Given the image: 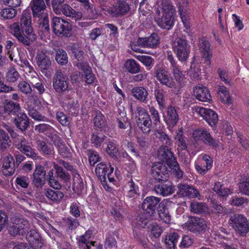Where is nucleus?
<instances>
[{"mask_svg":"<svg viewBox=\"0 0 249 249\" xmlns=\"http://www.w3.org/2000/svg\"><path fill=\"white\" fill-rule=\"evenodd\" d=\"M31 18V13L24 11L20 18V24L18 22H15L10 26L12 34L25 46H30L37 38L32 27Z\"/></svg>","mask_w":249,"mask_h":249,"instance_id":"nucleus-1","label":"nucleus"},{"mask_svg":"<svg viewBox=\"0 0 249 249\" xmlns=\"http://www.w3.org/2000/svg\"><path fill=\"white\" fill-rule=\"evenodd\" d=\"M157 157L162 163H166L177 178H180L182 177L183 172L180 170L179 164L169 147L161 146L158 150Z\"/></svg>","mask_w":249,"mask_h":249,"instance_id":"nucleus-2","label":"nucleus"},{"mask_svg":"<svg viewBox=\"0 0 249 249\" xmlns=\"http://www.w3.org/2000/svg\"><path fill=\"white\" fill-rule=\"evenodd\" d=\"M53 85L56 92L64 93L66 99L71 100L72 98L74 92L69 86L68 76L61 71H57L54 74Z\"/></svg>","mask_w":249,"mask_h":249,"instance_id":"nucleus-3","label":"nucleus"},{"mask_svg":"<svg viewBox=\"0 0 249 249\" xmlns=\"http://www.w3.org/2000/svg\"><path fill=\"white\" fill-rule=\"evenodd\" d=\"M135 113L137 126L144 134H149L151 131L152 123L147 111L142 107L137 106Z\"/></svg>","mask_w":249,"mask_h":249,"instance_id":"nucleus-4","label":"nucleus"},{"mask_svg":"<svg viewBox=\"0 0 249 249\" xmlns=\"http://www.w3.org/2000/svg\"><path fill=\"white\" fill-rule=\"evenodd\" d=\"M193 137L195 141H200L205 145L214 149L221 146V143L219 140L213 138L206 129L199 128L195 129L193 132Z\"/></svg>","mask_w":249,"mask_h":249,"instance_id":"nucleus-5","label":"nucleus"},{"mask_svg":"<svg viewBox=\"0 0 249 249\" xmlns=\"http://www.w3.org/2000/svg\"><path fill=\"white\" fill-rule=\"evenodd\" d=\"M52 26L53 33L58 36L69 37L72 35L71 23L60 17L53 18Z\"/></svg>","mask_w":249,"mask_h":249,"instance_id":"nucleus-6","label":"nucleus"},{"mask_svg":"<svg viewBox=\"0 0 249 249\" xmlns=\"http://www.w3.org/2000/svg\"><path fill=\"white\" fill-rule=\"evenodd\" d=\"M230 222L233 228L242 236L245 235L249 231L247 219L242 214L236 213L231 215Z\"/></svg>","mask_w":249,"mask_h":249,"instance_id":"nucleus-7","label":"nucleus"},{"mask_svg":"<svg viewBox=\"0 0 249 249\" xmlns=\"http://www.w3.org/2000/svg\"><path fill=\"white\" fill-rule=\"evenodd\" d=\"M13 225L10 228L9 232L13 236L24 235L30 229L29 222L21 217H16L12 220Z\"/></svg>","mask_w":249,"mask_h":249,"instance_id":"nucleus-8","label":"nucleus"},{"mask_svg":"<svg viewBox=\"0 0 249 249\" xmlns=\"http://www.w3.org/2000/svg\"><path fill=\"white\" fill-rule=\"evenodd\" d=\"M152 177L159 181L168 180L169 177V171L165 164L161 162H156L153 163L151 167Z\"/></svg>","mask_w":249,"mask_h":249,"instance_id":"nucleus-9","label":"nucleus"},{"mask_svg":"<svg viewBox=\"0 0 249 249\" xmlns=\"http://www.w3.org/2000/svg\"><path fill=\"white\" fill-rule=\"evenodd\" d=\"M185 224L187 229L193 233L204 232L207 229L206 221L199 217H189Z\"/></svg>","mask_w":249,"mask_h":249,"instance_id":"nucleus-10","label":"nucleus"},{"mask_svg":"<svg viewBox=\"0 0 249 249\" xmlns=\"http://www.w3.org/2000/svg\"><path fill=\"white\" fill-rule=\"evenodd\" d=\"M160 199L154 196L146 197L142 203L143 211L148 213V215H154L159 207L162 204L160 203Z\"/></svg>","mask_w":249,"mask_h":249,"instance_id":"nucleus-11","label":"nucleus"},{"mask_svg":"<svg viewBox=\"0 0 249 249\" xmlns=\"http://www.w3.org/2000/svg\"><path fill=\"white\" fill-rule=\"evenodd\" d=\"M177 188V195L179 197L200 199V194L199 191L191 185L180 183L178 185Z\"/></svg>","mask_w":249,"mask_h":249,"instance_id":"nucleus-12","label":"nucleus"},{"mask_svg":"<svg viewBox=\"0 0 249 249\" xmlns=\"http://www.w3.org/2000/svg\"><path fill=\"white\" fill-rule=\"evenodd\" d=\"M160 37L156 33H153L150 36L145 38L139 37L137 41V44L132 45V49L138 51L137 46L143 48H154L160 43Z\"/></svg>","mask_w":249,"mask_h":249,"instance_id":"nucleus-13","label":"nucleus"},{"mask_svg":"<svg viewBox=\"0 0 249 249\" xmlns=\"http://www.w3.org/2000/svg\"><path fill=\"white\" fill-rule=\"evenodd\" d=\"M46 171L41 165H37L32 177V184L38 189L41 188L45 184Z\"/></svg>","mask_w":249,"mask_h":249,"instance_id":"nucleus-14","label":"nucleus"},{"mask_svg":"<svg viewBox=\"0 0 249 249\" xmlns=\"http://www.w3.org/2000/svg\"><path fill=\"white\" fill-rule=\"evenodd\" d=\"M156 77L162 85L170 88H174L177 91H178L179 88L175 86V83L173 81L170 74L160 66L157 67Z\"/></svg>","mask_w":249,"mask_h":249,"instance_id":"nucleus-15","label":"nucleus"},{"mask_svg":"<svg viewBox=\"0 0 249 249\" xmlns=\"http://www.w3.org/2000/svg\"><path fill=\"white\" fill-rule=\"evenodd\" d=\"M196 111L211 126H214L217 123L218 115L213 110L203 107H198Z\"/></svg>","mask_w":249,"mask_h":249,"instance_id":"nucleus-16","label":"nucleus"},{"mask_svg":"<svg viewBox=\"0 0 249 249\" xmlns=\"http://www.w3.org/2000/svg\"><path fill=\"white\" fill-rule=\"evenodd\" d=\"M16 147L22 153L29 158L36 157V150L32 147L31 143L25 138H21L15 144Z\"/></svg>","mask_w":249,"mask_h":249,"instance_id":"nucleus-17","label":"nucleus"},{"mask_svg":"<svg viewBox=\"0 0 249 249\" xmlns=\"http://www.w3.org/2000/svg\"><path fill=\"white\" fill-rule=\"evenodd\" d=\"M34 22L36 24L38 30L43 34H48L50 31L49 16L45 13L39 16H33Z\"/></svg>","mask_w":249,"mask_h":249,"instance_id":"nucleus-18","label":"nucleus"},{"mask_svg":"<svg viewBox=\"0 0 249 249\" xmlns=\"http://www.w3.org/2000/svg\"><path fill=\"white\" fill-rule=\"evenodd\" d=\"M161 181L155 185L154 189L155 193L163 196L173 194L174 192V187L172 183L167 180Z\"/></svg>","mask_w":249,"mask_h":249,"instance_id":"nucleus-19","label":"nucleus"},{"mask_svg":"<svg viewBox=\"0 0 249 249\" xmlns=\"http://www.w3.org/2000/svg\"><path fill=\"white\" fill-rule=\"evenodd\" d=\"M156 14L157 15L155 17V21L158 25L163 29H170L174 24V17L164 15L160 17V12L158 10H157Z\"/></svg>","mask_w":249,"mask_h":249,"instance_id":"nucleus-20","label":"nucleus"},{"mask_svg":"<svg viewBox=\"0 0 249 249\" xmlns=\"http://www.w3.org/2000/svg\"><path fill=\"white\" fill-rule=\"evenodd\" d=\"M13 123L18 129L23 132L29 126V119L25 113L21 112L15 117Z\"/></svg>","mask_w":249,"mask_h":249,"instance_id":"nucleus-21","label":"nucleus"},{"mask_svg":"<svg viewBox=\"0 0 249 249\" xmlns=\"http://www.w3.org/2000/svg\"><path fill=\"white\" fill-rule=\"evenodd\" d=\"M154 95L160 109L163 110L165 107L167 98V92L161 87L157 86L154 88Z\"/></svg>","mask_w":249,"mask_h":249,"instance_id":"nucleus-22","label":"nucleus"},{"mask_svg":"<svg viewBox=\"0 0 249 249\" xmlns=\"http://www.w3.org/2000/svg\"><path fill=\"white\" fill-rule=\"evenodd\" d=\"M199 48L201 52V57L205 62L211 61L212 53L210 49L209 42L204 38L199 40Z\"/></svg>","mask_w":249,"mask_h":249,"instance_id":"nucleus-23","label":"nucleus"},{"mask_svg":"<svg viewBox=\"0 0 249 249\" xmlns=\"http://www.w3.org/2000/svg\"><path fill=\"white\" fill-rule=\"evenodd\" d=\"M15 160L13 156L9 155L4 158L2 166V173L6 176H10L15 172Z\"/></svg>","mask_w":249,"mask_h":249,"instance_id":"nucleus-24","label":"nucleus"},{"mask_svg":"<svg viewBox=\"0 0 249 249\" xmlns=\"http://www.w3.org/2000/svg\"><path fill=\"white\" fill-rule=\"evenodd\" d=\"M5 113L12 116H16L21 112V108L19 103L11 100L4 101Z\"/></svg>","mask_w":249,"mask_h":249,"instance_id":"nucleus-25","label":"nucleus"},{"mask_svg":"<svg viewBox=\"0 0 249 249\" xmlns=\"http://www.w3.org/2000/svg\"><path fill=\"white\" fill-rule=\"evenodd\" d=\"M30 7L32 10L33 16L46 13V4L44 0H32Z\"/></svg>","mask_w":249,"mask_h":249,"instance_id":"nucleus-26","label":"nucleus"},{"mask_svg":"<svg viewBox=\"0 0 249 249\" xmlns=\"http://www.w3.org/2000/svg\"><path fill=\"white\" fill-rule=\"evenodd\" d=\"M178 119V115L175 107L169 106L167 108L166 116L164 119L165 123L170 126H174L177 124Z\"/></svg>","mask_w":249,"mask_h":249,"instance_id":"nucleus-27","label":"nucleus"},{"mask_svg":"<svg viewBox=\"0 0 249 249\" xmlns=\"http://www.w3.org/2000/svg\"><path fill=\"white\" fill-rule=\"evenodd\" d=\"M190 209L192 213L203 215L208 214L209 211L207 204L195 200L191 202Z\"/></svg>","mask_w":249,"mask_h":249,"instance_id":"nucleus-28","label":"nucleus"},{"mask_svg":"<svg viewBox=\"0 0 249 249\" xmlns=\"http://www.w3.org/2000/svg\"><path fill=\"white\" fill-rule=\"evenodd\" d=\"M194 94L200 101L209 102L211 100L210 92L205 87H196L194 90Z\"/></svg>","mask_w":249,"mask_h":249,"instance_id":"nucleus-29","label":"nucleus"},{"mask_svg":"<svg viewBox=\"0 0 249 249\" xmlns=\"http://www.w3.org/2000/svg\"><path fill=\"white\" fill-rule=\"evenodd\" d=\"M44 194L48 200L53 203H59L64 197V194L62 192L49 188L45 189Z\"/></svg>","mask_w":249,"mask_h":249,"instance_id":"nucleus-30","label":"nucleus"},{"mask_svg":"<svg viewBox=\"0 0 249 249\" xmlns=\"http://www.w3.org/2000/svg\"><path fill=\"white\" fill-rule=\"evenodd\" d=\"M26 238L32 246L36 249L42 247L43 243L41 242L40 237L36 231L33 230L28 231Z\"/></svg>","mask_w":249,"mask_h":249,"instance_id":"nucleus-31","label":"nucleus"},{"mask_svg":"<svg viewBox=\"0 0 249 249\" xmlns=\"http://www.w3.org/2000/svg\"><path fill=\"white\" fill-rule=\"evenodd\" d=\"M60 12L66 17L74 18L75 20L80 19L82 17V13L75 11L70 5L67 4H63L61 6Z\"/></svg>","mask_w":249,"mask_h":249,"instance_id":"nucleus-32","label":"nucleus"},{"mask_svg":"<svg viewBox=\"0 0 249 249\" xmlns=\"http://www.w3.org/2000/svg\"><path fill=\"white\" fill-rule=\"evenodd\" d=\"M153 215H148V213L143 211L136 218L135 223L142 228H145L148 229V226H150L149 224H152V221H151V217Z\"/></svg>","mask_w":249,"mask_h":249,"instance_id":"nucleus-33","label":"nucleus"},{"mask_svg":"<svg viewBox=\"0 0 249 249\" xmlns=\"http://www.w3.org/2000/svg\"><path fill=\"white\" fill-rule=\"evenodd\" d=\"M76 65L85 73V82L88 84H92L94 81L95 76L91 72V68L88 63H77Z\"/></svg>","mask_w":249,"mask_h":249,"instance_id":"nucleus-34","label":"nucleus"},{"mask_svg":"<svg viewBox=\"0 0 249 249\" xmlns=\"http://www.w3.org/2000/svg\"><path fill=\"white\" fill-rule=\"evenodd\" d=\"M190 46L187 43L185 45H183L178 49L174 50L178 57V60L180 61H185L188 57L190 53Z\"/></svg>","mask_w":249,"mask_h":249,"instance_id":"nucleus-35","label":"nucleus"},{"mask_svg":"<svg viewBox=\"0 0 249 249\" xmlns=\"http://www.w3.org/2000/svg\"><path fill=\"white\" fill-rule=\"evenodd\" d=\"M187 44V41L185 36L182 35L181 33L178 34V32H175L173 36L172 40V47L174 50L183 45Z\"/></svg>","mask_w":249,"mask_h":249,"instance_id":"nucleus-36","label":"nucleus"},{"mask_svg":"<svg viewBox=\"0 0 249 249\" xmlns=\"http://www.w3.org/2000/svg\"><path fill=\"white\" fill-rule=\"evenodd\" d=\"M132 95L137 100L142 102H145L148 93L146 89L142 87H135L131 90Z\"/></svg>","mask_w":249,"mask_h":249,"instance_id":"nucleus-37","label":"nucleus"},{"mask_svg":"<svg viewBox=\"0 0 249 249\" xmlns=\"http://www.w3.org/2000/svg\"><path fill=\"white\" fill-rule=\"evenodd\" d=\"M160 6L162 9L163 15L173 17L175 10L169 0H161Z\"/></svg>","mask_w":249,"mask_h":249,"instance_id":"nucleus-38","label":"nucleus"},{"mask_svg":"<svg viewBox=\"0 0 249 249\" xmlns=\"http://www.w3.org/2000/svg\"><path fill=\"white\" fill-rule=\"evenodd\" d=\"M155 135L163 147H170L172 144V140L170 137L164 132L161 130H157L155 131Z\"/></svg>","mask_w":249,"mask_h":249,"instance_id":"nucleus-39","label":"nucleus"},{"mask_svg":"<svg viewBox=\"0 0 249 249\" xmlns=\"http://www.w3.org/2000/svg\"><path fill=\"white\" fill-rule=\"evenodd\" d=\"M54 169L55 170L57 179L59 178L61 181L64 182H67L70 181L71 176L64 170L62 166L58 164H54Z\"/></svg>","mask_w":249,"mask_h":249,"instance_id":"nucleus-40","label":"nucleus"},{"mask_svg":"<svg viewBox=\"0 0 249 249\" xmlns=\"http://www.w3.org/2000/svg\"><path fill=\"white\" fill-rule=\"evenodd\" d=\"M36 144L38 150L44 155L51 156L53 155V148L49 146L45 142L38 140L36 142Z\"/></svg>","mask_w":249,"mask_h":249,"instance_id":"nucleus-41","label":"nucleus"},{"mask_svg":"<svg viewBox=\"0 0 249 249\" xmlns=\"http://www.w3.org/2000/svg\"><path fill=\"white\" fill-rule=\"evenodd\" d=\"M84 188V184L79 175H75L73 178L72 189L74 193L79 194Z\"/></svg>","mask_w":249,"mask_h":249,"instance_id":"nucleus-42","label":"nucleus"},{"mask_svg":"<svg viewBox=\"0 0 249 249\" xmlns=\"http://www.w3.org/2000/svg\"><path fill=\"white\" fill-rule=\"evenodd\" d=\"M107 137L99 132L93 133L91 137V142L96 148L100 147Z\"/></svg>","mask_w":249,"mask_h":249,"instance_id":"nucleus-43","label":"nucleus"},{"mask_svg":"<svg viewBox=\"0 0 249 249\" xmlns=\"http://www.w3.org/2000/svg\"><path fill=\"white\" fill-rule=\"evenodd\" d=\"M178 236L177 233L172 232L167 235L165 238V244L169 249H174L176 247Z\"/></svg>","mask_w":249,"mask_h":249,"instance_id":"nucleus-44","label":"nucleus"},{"mask_svg":"<svg viewBox=\"0 0 249 249\" xmlns=\"http://www.w3.org/2000/svg\"><path fill=\"white\" fill-rule=\"evenodd\" d=\"M175 139L176 141V143L178 145V148L180 150H184L187 148L182 128L178 129Z\"/></svg>","mask_w":249,"mask_h":249,"instance_id":"nucleus-45","label":"nucleus"},{"mask_svg":"<svg viewBox=\"0 0 249 249\" xmlns=\"http://www.w3.org/2000/svg\"><path fill=\"white\" fill-rule=\"evenodd\" d=\"M48 176L50 186L56 190H59L61 188V185L58 180L57 179L56 176H54L53 169L50 170L48 172Z\"/></svg>","mask_w":249,"mask_h":249,"instance_id":"nucleus-46","label":"nucleus"},{"mask_svg":"<svg viewBox=\"0 0 249 249\" xmlns=\"http://www.w3.org/2000/svg\"><path fill=\"white\" fill-rule=\"evenodd\" d=\"M213 191L221 196H227L231 193V191L228 188H226L220 182L215 183L213 188Z\"/></svg>","mask_w":249,"mask_h":249,"instance_id":"nucleus-47","label":"nucleus"},{"mask_svg":"<svg viewBox=\"0 0 249 249\" xmlns=\"http://www.w3.org/2000/svg\"><path fill=\"white\" fill-rule=\"evenodd\" d=\"M127 187L128 188L127 196L128 197L135 198L139 196L138 187L132 180L128 182Z\"/></svg>","mask_w":249,"mask_h":249,"instance_id":"nucleus-48","label":"nucleus"},{"mask_svg":"<svg viewBox=\"0 0 249 249\" xmlns=\"http://www.w3.org/2000/svg\"><path fill=\"white\" fill-rule=\"evenodd\" d=\"M10 140L8 135L3 130L0 129V149H5L10 145Z\"/></svg>","mask_w":249,"mask_h":249,"instance_id":"nucleus-49","label":"nucleus"},{"mask_svg":"<svg viewBox=\"0 0 249 249\" xmlns=\"http://www.w3.org/2000/svg\"><path fill=\"white\" fill-rule=\"evenodd\" d=\"M218 94L221 96L222 101L226 104L231 103V99L230 93L227 90L226 88L224 86H219L217 90Z\"/></svg>","mask_w":249,"mask_h":249,"instance_id":"nucleus-50","label":"nucleus"},{"mask_svg":"<svg viewBox=\"0 0 249 249\" xmlns=\"http://www.w3.org/2000/svg\"><path fill=\"white\" fill-rule=\"evenodd\" d=\"M17 13V10L13 8H6L0 12V16L4 19H12Z\"/></svg>","mask_w":249,"mask_h":249,"instance_id":"nucleus-51","label":"nucleus"},{"mask_svg":"<svg viewBox=\"0 0 249 249\" xmlns=\"http://www.w3.org/2000/svg\"><path fill=\"white\" fill-rule=\"evenodd\" d=\"M19 77V74L14 68H10L6 73V80L10 83H14Z\"/></svg>","mask_w":249,"mask_h":249,"instance_id":"nucleus-52","label":"nucleus"},{"mask_svg":"<svg viewBox=\"0 0 249 249\" xmlns=\"http://www.w3.org/2000/svg\"><path fill=\"white\" fill-rule=\"evenodd\" d=\"M106 151L111 157L117 158L119 154V149L117 144L114 142H110L107 144Z\"/></svg>","mask_w":249,"mask_h":249,"instance_id":"nucleus-53","label":"nucleus"},{"mask_svg":"<svg viewBox=\"0 0 249 249\" xmlns=\"http://www.w3.org/2000/svg\"><path fill=\"white\" fill-rule=\"evenodd\" d=\"M162 209L158 210V213L160 217L164 222L166 223L169 222L170 220V216L169 214L167 209L164 206V205L162 204L161 205Z\"/></svg>","mask_w":249,"mask_h":249,"instance_id":"nucleus-54","label":"nucleus"},{"mask_svg":"<svg viewBox=\"0 0 249 249\" xmlns=\"http://www.w3.org/2000/svg\"><path fill=\"white\" fill-rule=\"evenodd\" d=\"M172 67L175 79L176 81L179 84V86H181L182 82L185 79V76L182 73V72L180 71V70L176 67L175 65H173Z\"/></svg>","mask_w":249,"mask_h":249,"instance_id":"nucleus-55","label":"nucleus"},{"mask_svg":"<svg viewBox=\"0 0 249 249\" xmlns=\"http://www.w3.org/2000/svg\"><path fill=\"white\" fill-rule=\"evenodd\" d=\"M93 121L94 125L97 127L103 128L106 125V119L100 112L96 114Z\"/></svg>","mask_w":249,"mask_h":249,"instance_id":"nucleus-56","label":"nucleus"},{"mask_svg":"<svg viewBox=\"0 0 249 249\" xmlns=\"http://www.w3.org/2000/svg\"><path fill=\"white\" fill-rule=\"evenodd\" d=\"M230 204L233 206L239 207L244 206L248 201L246 198L244 197H238L237 196H232L230 201Z\"/></svg>","mask_w":249,"mask_h":249,"instance_id":"nucleus-57","label":"nucleus"},{"mask_svg":"<svg viewBox=\"0 0 249 249\" xmlns=\"http://www.w3.org/2000/svg\"><path fill=\"white\" fill-rule=\"evenodd\" d=\"M87 152L90 165L93 166L96 162L99 161V155L97 152L92 150H88Z\"/></svg>","mask_w":249,"mask_h":249,"instance_id":"nucleus-58","label":"nucleus"},{"mask_svg":"<svg viewBox=\"0 0 249 249\" xmlns=\"http://www.w3.org/2000/svg\"><path fill=\"white\" fill-rule=\"evenodd\" d=\"M106 11L113 18H118L122 16L118 3L108 8Z\"/></svg>","mask_w":249,"mask_h":249,"instance_id":"nucleus-59","label":"nucleus"},{"mask_svg":"<svg viewBox=\"0 0 249 249\" xmlns=\"http://www.w3.org/2000/svg\"><path fill=\"white\" fill-rule=\"evenodd\" d=\"M29 115L35 120L45 121L46 119L45 117L40 114L36 109L34 107H30L28 108Z\"/></svg>","mask_w":249,"mask_h":249,"instance_id":"nucleus-60","label":"nucleus"},{"mask_svg":"<svg viewBox=\"0 0 249 249\" xmlns=\"http://www.w3.org/2000/svg\"><path fill=\"white\" fill-rule=\"evenodd\" d=\"M57 62H64L68 61V55L67 53L62 49H59L56 51L55 57Z\"/></svg>","mask_w":249,"mask_h":249,"instance_id":"nucleus-61","label":"nucleus"},{"mask_svg":"<svg viewBox=\"0 0 249 249\" xmlns=\"http://www.w3.org/2000/svg\"><path fill=\"white\" fill-rule=\"evenodd\" d=\"M150 117L151 120H153L154 124H157L160 121V116L157 109L154 107H151L149 108Z\"/></svg>","mask_w":249,"mask_h":249,"instance_id":"nucleus-62","label":"nucleus"},{"mask_svg":"<svg viewBox=\"0 0 249 249\" xmlns=\"http://www.w3.org/2000/svg\"><path fill=\"white\" fill-rule=\"evenodd\" d=\"M71 51L78 61H80L82 60L84 53L78 45H74L72 46Z\"/></svg>","mask_w":249,"mask_h":249,"instance_id":"nucleus-63","label":"nucleus"},{"mask_svg":"<svg viewBox=\"0 0 249 249\" xmlns=\"http://www.w3.org/2000/svg\"><path fill=\"white\" fill-rule=\"evenodd\" d=\"M117 242L115 238L111 235L108 236L106 240L105 243V248L106 249H116Z\"/></svg>","mask_w":249,"mask_h":249,"instance_id":"nucleus-64","label":"nucleus"}]
</instances>
